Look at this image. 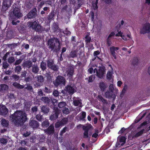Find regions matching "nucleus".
Here are the masks:
<instances>
[{
    "label": "nucleus",
    "instance_id": "29",
    "mask_svg": "<svg viewBox=\"0 0 150 150\" xmlns=\"http://www.w3.org/2000/svg\"><path fill=\"white\" fill-rule=\"evenodd\" d=\"M144 131V129H142V130L139 131V132L135 134V135H134L132 137V138H137L138 137L142 135L143 134Z\"/></svg>",
    "mask_w": 150,
    "mask_h": 150
},
{
    "label": "nucleus",
    "instance_id": "13",
    "mask_svg": "<svg viewBox=\"0 0 150 150\" xmlns=\"http://www.w3.org/2000/svg\"><path fill=\"white\" fill-rule=\"evenodd\" d=\"M74 72V69L72 67H69L67 71V75L69 79H71L73 78Z\"/></svg>",
    "mask_w": 150,
    "mask_h": 150
},
{
    "label": "nucleus",
    "instance_id": "35",
    "mask_svg": "<svg viewBox=\"0 0 150 150\" xmlns=\"http://www.w3.org/2000/svg\"><path fill=\"white\" fill-rule=\"evenodd\" d=\"M54 11H52L50 13L49 15L47 16V18L48 20L53 19L54 16Z\"/></svg>",
    "mask_w": 150,
    "mask_h": 150
},
{
    "label": "nucleus",
    "instance_id": "44",
    "mask_svg": "<svg viewBox=\"0 0 150 150\" xmlns=\"http://www.w3.org/2000/svg\"><path fill=\"white\" fill-rule=\"evenodd\" d=\"M112 74L111 72L110 71H109L107 72L106 77L108 79L110 80L111 79L112 77Z\"/></svg>",
    "mask_w": 150,
    "mask_h": 150
},
{
    "label": "nucleus",
    "instance_id": "24",
    "mask_svg": "<svg viewBox=\"0 0 150 150\" xmlns=\"http://www.w3.org/2000/svg\"><path fill=\"white\" fill-rule=\"evenodd\" d=\"M29 125L33 128L37 127H38V122L34 120H31L30 121Z\"/></svg>",
    "mask_w": 150,
    "mask_h": 150
},
{
    "label": "nucleus",
    "instance_id": "3",
    "mask_svg": "<svg viewBox=\"0 0 150 150\" xmlns=\"http://www.w3.org/2000/svg\"><path fill=\"white\" fill-rule=\"evenodd\" d=\"M114 89H116V91H118V89L114 88L113 84H110L109 87L108 89L105 93V97L107 98H113V100L115 99L116 95L113 92Z\"/></svg>",
    "mask_w": 150,
    "mask_h": 150
},
{
    "label": "nucleus",
    "instance_id": "47",
    "mask_svg": "<svg viewBox=\"0 0 150 150\" xmlns=\"http://www.w3.org/2000/svg\"><path fill=\"white\" fill-rule=\"evenodd\" d=\"M63 33L65 35L67 36L70 35L71 34L70 31L68 30L67 28H66L65 30L63 31Z\"/></svg>",
    "mask_w": 150,
    "mask_h": 150
},
{
    "label": "nucleus",
    "instance_id": "19",
    "mask_svg": "<svg viewBox=\"0 0 150 150\" xmlns=\"http://www.w3.org/2000/svg\"><path fill=\"white\" fill-rule=\"evenodd\" d=\"M28 26L30 27H32V28L34 29L36 32H37L38 30V29L37 27L38 26V23L36 21H34L33 23L30 22H29L28 23Z\"/></svg>",
    "mask_w": 150,
    "mask_h": 150
},
{
    "label": "nucleus",
    "instance_id": "42",
    "mask_svg": "<svg viewBox=\"0 0 150 150\" xmlns=\"http://www.w3.org/2000/svg\"><path fill=\"white\" fill-rule=\"evenodd\" d=\"M45 138V137L44 135H38V139H39L40 142H43V141H44Z\"/></svg>",
    "mask_w": 150,
    "mask_h": 150
},
{
    "label": "nucleus",
    "instance_id": "20",
    "mask_svg": "<svg viewBox=\"0 0 150 150\" xmlns=\"http://www.w3.org/2000/svg\"><path fill=\"white\" fill-rule=\"evenodd\" d=\"M97 99H98V100L102 102L103 104V106H104V105H107V104H108V102L107 100L104 99L101 95H98L97 96Z\"/></svg>",
    "mask_w": 150,
    "mask_h": 150
},
{
    "label": "nucleus",
    "instance_id": "46",
    "mask_svg": "<svg viewBox=\"0 0 150 150\" xmlns=\"http://www.w3.org/2000/svg\"><path fill=\"white\" fill-rule=\"evenodd\" d=\"M67 129L68 128L67 127H64L63 128L62 130L60 131L59 135L60 136H62L63 134L64 133L66 132Z\"/></svg>",
    "mask_w": 150,
    "mask_h": 150
},
{
    "label": "nucleus",
    "instance_id": "60",
    "mask_svg": "<svg viewBox=\"0 0 150 150\" xmlns=\"http://www.w3.org/2000/svg\"><path fill=\"white\" fill-rule=\"evenodd\" d=\"M44 92L46 93H49L50 92V90L49 89V88L45 86L44 88V89L43 90Z\"/></svg>",
    "mask_w": 150,
    "mask_h": 150
},
{
    "label": "nucleus",
    "instance_id": "43",
    "mask_svg": "<svg viewBox=\"0 0 150 150\" xmlns=\"http://www.w3.org/2000/svg\"><path fill=\"white\" fill-rule=\"evenodd\" d=\"M110 51L111 54L112 55H114V54H116L115 46H112L110 48Z\"/></svg>",
    "mask_w": 150,
    "mask_h": 150
},
{
    "label": "nucleus",
    "instance_id": "40",
    "mask_svg": "<svg viewBox=\"0 0 150 150\" xmlns=\"http://www.w3.org/2000/svg\"><path fill=\"white\" fill-rule=\"evenodd\" d=\"M66 103L65 102H62L59 103L58 104V107L60 108H64L65 106Z\"/></svg>",
    "mask_w": 150,
    "mask_h": 150
},
{
    "label": "nucleus",
    "instance_id": "21",
    "mask_svg": "<svg viewBox=\"0 0 150 150\" xmlns=\"http://www.w3.org/2000/svg\"><path fill=\"white\" fill-rule=\"evenodd\" d=\"M97 99H98V100L102 102L103 104V106H104V105H107V104H108V102L107 100L104 99L101 95H98L97 96Z\"/></svg>",
    "mask_w": 150,
    "mask_h": 150
},
{
    "label": "nucleus",
    "instance_id": "11",
    "mask_svg": "<svg viewBox=\"0 0 150 150\" xmlns=\"http://www.w3.org/2000/svg\"><path fill=\"white\" fill-rule=\"evenodd\" d=\"M72 85V84L69 83L65 86V90L66 92H67L69 95H72L76 91Z\"/></svg>",
    "mask_w": 150,
    "mask_h": 150
},
{
    "label": "nucleus",
    "instance_id": "7",
    "mask_svg": "<svg viewBox=\"0 0 150 150\" xmlns=\"http://www.w3.org/2000/svg\"><path fill=\"white\" fill-rule=\"evenodd\" d=\"M12 3V0H3L2 6V11L5 12L8 10Z\"/></svg>",
    "mask_w": 150,
    "mask_h": 150
},
{
    "label": "nucleus",
    "instance_id": "50",
    "mask_svg": "<svg viewBox=\"0 0 150 150\" xmlns=\"http://www.w3.org/2000/svg\"><path fill=\"white\" fill-rule=\"evenodd\" d=\"M31 78L30 76H28L25 78L24 80L26 82H29L31 81Z\"/></svg>",
    "mask_w": 150,
    "mask_h": 150
},
{
    "label": "nucleus",
    "instance_id": "41",
    "mask_svg": "<svg viewBox=\"0 0 150 150\" xmlns=\"http://www.w3.org/2000/svg\"><path fill=\"white\" fill-rule=\"evenodd\" d=\"M68 119L67 118H64L62 119L60 122V124L62 125H65L68 122Z\"/></svg>",
    "mask_w": 150,
    "mask_h": 150
},
{
    "label": "nucleus",
    "instance_id": "28",
    "mask_svg": "<svg viewBox=\"0 0 150 150\" xmlns=\"http://www.w3.org/2000/svg\"><path fill=\"white\" fill-rule=\"evenodd\" d=\"M1 124L2 126L6 127H7L9 125V122L5 119L3 118L1 120Z\"/></svg>",
    "mask_w": 150,
    "mask_h": 150
},
{
    "label": "nucleus",
    "instance_id": "58",
    "mask_svg": "<svg viewBox=\"0 0 150 150\" xmlns=\"http://www.w3.org/2000/svg\"><path fill=\"white\" fill-rule=\"evenodd\" d=\"M27 74V73L25 71H24L22 72L21 74V78L25 77L26 75Z\"/></svg>",
    "mask_w": 150,
    "mask_h": 150
},
{
    "label": "nucleus",
    "instance_id": "8",
    "mask_svg": "<svg viewBox=\"0 0 150 150\" xmlns=\"http://www.w3.org/2000/svg\"><path fill=\"white\" fill-rule=\"evenodd\" d=\"M150 32V23L146 22L144 24L142 27L140 29L141 34H145L149 33Z\"/></svg>",
    "mask_w": 150,
    "mask_h": 150
},
{
    "label": "nucleus",
    "instance_id": "1",
    "mask_svg": "<svg viewBox=\"0 0 150 150\" xmlns=\"http://www.w3.org/2000/svg\"><path fill=\"white\" fill-rule=\"evenodd\" d=\"M10 120L16 126H22L27 121V114L23 111H17L10 116Z\"/></svg>",
    "mask_w": 150,
    "mask_h": 150
},
{
    "label": "nucleus",
    "instance_id": "22",
    "mask_svg": "<svg viewBox=\"0 0 150 150\" xmlns=\"http://www.w3.org/2000/svg\"><path fill=\"white\" fill-rule=\"evenodd\" d=\"M40 100L46 104H48L50 102V99L47 96L42 97V98H40Z\"/></svg>",
    "mask_w": 150,
    "mask_h": 150
},
{
    "label": "nucleus",
    "instance_id": "62",
    "mask_svg": "<svg viewBox=\"0 0 150 150\" xmlns=\"http://www.w3.org/2000/svg\"><path fill=\"white\" fill-rule=\"evenodd\" d=\"M100 54V52L99 50L95 51L94 52L93 54L94 56H98V55Z\"/></svg>",
    "mask_w": 150,
    "mask_h": 150
},
{
    "label": "nucleus",
    "instance_id": "34",
    "mask_svg": "<svg viewBox=\"0 0 150 150\" xmlns=\"http://www.w3.org/2000/svg\"><path fill=\"white\" fill-rule=\"evenodd\" d=\"M49 125L50 122L47 120L43 121V122H42V126L43 127H47L49 126Z\"/></svg>",
    "mask_w": 150,
    "mask_h": 150
},
{
    "label": "nucleus",
    "instance_id": "9",
    "mask_svg": "<svg viewBox=\"0 0 150 150\" xmlns=\"http://www.w3.org/2000/svg\"><path fill=\"white\" fill-rule=\"evenodd\" d=\"M60 113L59 109L57 107H54L53 111L51 116H50V119L51 120H54L57 119L58 117V115Z\"/></svg>",
    "mask_w": 150,
    "mask_h": 150
},
{
    "label": "nucleus",
    "instance_id": "51",
    "mask_svg": "<svg viewBox=\"0 0 150 150\" xmlns=\"http://www.w3.org/2000/svg\"><path fill=\"white\" fill-rule=\"evenodd\" d=\"M32 71L35 73H38V67L37 66H33Z\"/></svg>",
    "mask_w": 150,
    "mask_h": 150
},
{
    "label": "nucleus",
    "instance_id": "32",
    "mask_svg": "<svg viewBox=\"0 0 150 150\" xmlns=\"http://www.w3.org/2000/svg\"><path fill=\"white\" fill-rule=\"evenodd\" d=\"M44 80V78L43 76H42V75H40L39 76H38V86H40V85L43 84Z\"/></svg>",
    "mask_w": 150,
    "mask_h": 150
},
{
    "label": "nucleus",
    "instance_id": "23",
    "mask_svg": "<svg viewBox=\"0 0 150 150\" xmlns=\"http://www.w3.org/2000/svg\"><path fill=\"white\" fill-rule=\"evenodd\" d=\"M32 62L28 60L25 62L23 64V66L28 68H30L32 66Z\"/></svg>",
    "mask_w": 150,
    "mask_h": 150
},
{
    "label": "nucleus",
    "instance_id": "38",
    "mask_svg": "<svg viewBox=\"0 0 150 150\" xmlns=\"http://www.w3.org/2000/svg\"><path fill=\"white\" fill-rule=\"evenodd\" d=\"M40 68L42 71H44L46 69V64L45 62H42L40 64Z\"/></svg>",
    "mask_w": 150,
    "mask_h": 150
},
{
    "label": "nucleus",
    "instance_id": "14",
    "mask_svg": "<svg viewBox=\"0 0 150 150\" xmlns=\"http://www.w3.org/2000/svg\"><path fill=\"white\" fill-rule=\"evenodd\" d=\"M8 112V110L5 105L0 104V115L3 116L6 115Z\"/></svg>",
    "mask_w": 150,
    "mask_h": 150
},
{
    "label": "nucleus",
    "instance_id": "61",
    "mask_svg": "<svg viewBox=\"0 0 150 150\" xmlns=\"http://www.w3.org/2000/svg\"><path fill=\"white\" fill-rule=\"evenodd\" d=\"M22 61V60L20 59L16 60L15 63V65L16 66V65L19 64Z\"/></svg>",
    "mask_w": 150,
    "mask_h": 150
},
{
    "label": "nucleus",
    "instance_id": "30",
    "mask_svg": "<svg viewBox=\"0 0 150 150\" xmlns=\"http://www.w3.org/2000/svg\"><path fill=\"white\" fill-rule=\"evenodd\" d=\"M77 51L74 50L71 51L69 54L70 57L74 58L77 56Z\"/></svg>",
    "mask_w": 150,
    "mask_h": 150
},
{
    "label": "nucleus",
    "instance_id": "48",
    "mask_svg": "<svg viewBox=\"0 0 150 150\" xmlns=\"http://www.w3.org/2000/svg\"><path fill=\"white\" fill-rule=\"evenodd\" d=\"M15 59L13 57H11L9 58L8 59V62L9 63H12L15 61Z\"/></svg>",
    "mask_w": 150,
    "mask_h": 150
},
{
    "label": "nucleus",
    "instance_id": "39",
    "mask_svg": "<svg viewBox=\"0 0 150 150\" xmlns=\"http://www.w3.org/2000/svg\"><path fill=\"white\" fill-rule=\"evenodd\" d=\"M62 111L64 114H65L66 115H68L70 112L68 108H65V107L62 109Z\"/></svg>",
    "mask_w": 150,
    "mask_h": 150
},
{
    "label": "nucleus",
    "instance_id": "6",
    "mask_svg": "<svg viewBox=\"0 0 150 150\" xmlns=\"http://www.w3.org/2000/svg\"><path fill=\"white\" fill-rule=\"evenodd\" d=\"M46 62L48 68L54 71H58L59 68L54 63L53 59H51L50 58H49L47 59Z\"/></svg>",
    "mask_w": 150,
    "mask_h": 150
},
{
    "label": "nucleus",
    "instance_id": "37",
    "mask_svg": "<svg viewBox=\"0 0 150 150\" xmlns=\"http://www.w3.org/2000/svg\"><path fill=\"white\" fill-rule=\"evenodd\" d=\"M59 27L56 23H53L52 25V29L53 32H56L58 30Z\"/></svg>",
    "mask_w": 150,
    "mask_h": 150
},
{
    "label": "nucleus",
    "instance_id": "56",
    "mask_svg": "<svg viewBox=\"0 0 150 150\" xmlns=\"http://www.w3.org/2000/svg\"><path fill=\"white\" fill-rule=\"evenodd\" d=\"M107 44L108 46H110L112 44V42L110 38H108L107 39Z\"/></svg>",
    "mask_w": 150,
    "mask_h": 150
},
{
    "label": "nucleus",
    "instance_id": "12",
    "mask_svg": "<svg viewBox=\"0 0 150 150\" xmlns=\"http://www.w3.org/2000/svg\"><path fill=\"white\" fill-rule=\"evenodd\" d=\"M82 128L84 130L83 137L84 138H88L89 139H90L91 137V135L88 134V131L90 129L89 127L84 125L83 126Z\"/></svg>",
    "mask_w": 150,
    "mask_h": 150
},
{
    "label": "nucleus",
    "instance_id": "5",
    "mask_svg": "<svg viewBox=\"0 0 150 150\" xmlns=\"http://www.w3.org/2000/svg\"><path fill=\"white\" fill-rule=\"evenodd\" d=\"M22 16V13L20 12V9L18 7H16L14 8L13 11L11 12L10 17L11 19L16 20L20 18Z\"/></svg>",
    "mask_w": 150,
    "mask_h": 150
},
{
    "label": "nucleus",
    "instance_id": "49",
    "mask_svg": "<svg viewBox=\"0 0 150 150\" xmlns=\"http://www.w3.org/2000/svg\"><path fill=\"white\" fill-rule=\"evenodd\" d=\"M0 141L1 144H5L7 143V140L6 139L2 138L0 139Z\"/></svg>",
    "mask_w": 150,
    "mask_h": 150
},
{
    "label": "nucleus",
    "instance_id": "27",
    "mask_svg": "<svg viewBox=\"0 0 150 150\" xmlns=\"http://www.w3.org/2000/svg\"><path fill=\"white\" fill-rule=\"evenodd\" d=\"M8 86L5 84L0 85V92L4 91L8 89Z\"/></svg>",
    "mask_w": 150,
    "mask_h": 150
},
{
    "label": "nucleus",
    "instance_id": "15",
    "mask_svg": "<svg viewBox=\"0 0 150 150\" xmlns=\"http://www.w3.org/2000/svg\"><path fill=\"white\" fill-rule=\"evenodd\" d=\"M45 133L48 135L52 134L54 132V127L53 125H51L49 126L47 129H45Z\"/></svg>",
    "mask_w": 150,
    "mask_h": 150
},
{
    "label": "nucleus",
    "instance_id": "10",
    "mask_svg": "<svg viewBox=\"0 0 150 150\" xmlns=\"http://www.w3.org/2000/svg\"><path fill=\"white\" fill-rule=\"evenodd\" d=\"M96 70L97 76L100 79H102L105 73V67L103 66L100 67L98 71L97 70Z\"/></svg>",
    "mask_w": 150,
    "mask_h": 150
},
{
    "label": "nucleus",
    "instance_id": "25",
    "mask_svg": "<svg viewBox=\"0 0 150 150\" xmlns=\"http://www.w3.org/2000/svg\"><path fill=\"white\" fill-rule=\"evenodd\" d=\"M41 111L44 114L47 113L50 110L49 107L47 105H43L41 108Z\"/></svg>",
    "mask_w": 150,
    "mask_h": 150
},
{
    "label": "nucleus",
    "instance_id": "4",
    "mask_svg": "<svg viewBox=\"0 0 150 150\" xmlns=\"http://www.w3.org/2000/svg\"><path fill=\"white\" fill-rule=\"evenodd\" d=\"M66 79L64 76L61 75H58L55 80L53 81V83L55 87L59 86L65 85L66 83Z\"/></svg>",
    "mask_w": 150,
    "mask_h": 150
},
{
    "label": "nucleus",
    "instance_id": "64",
    "mask_svg": "<svg viewBox=\"0 0 150 150\" xmlns=\"http://www.w3.org/2000/svg\"><path fill=\"white\" fill-rule=\"evenodd\" d=\"M125 130L126 129H125V127H122V129H121L120 130L119 132L118 133L119 134H122L124 132Z\"/></svg>",
    "mask_w": 150,
    "mask_h": 150
},
{
    "label": "nucleus",
    "instance_id": "18",
    "mask_svg": "<svg viewBox=\"0 0 150 150\" xmlns=\"http://www.w3.org/2000/svg\"><path fill=\"white\" fill-rule=\"evenodd\" d=\"M119 142H117L116 145L117 147L120 146H122L125 144L126 142V138L124 136L121 137L119 139Z\"/></svg>",
    "mask_w": 150,
    "mask_h": 150
},
{
    "label": "nucleus",
    "instance_id": "57",
    "mask_svg": "<svg viewBox=\"0 0 150 150\" xmlns=\"http://www.w3.org/2000/svg\"><path fill=\"white\" fill-rule=\"evenodd\" d=\"M53 95L55 96H58L59 95V92L58 91L55 90L54 91L53 93Z\"/></svg>",
    "mask_w": 150,
    "mask_h": 150
},
{
    "label": "nucleus",
    "instance_id": "63",
    "mask_svg": "<svg viewBox=\"0 0 150 150\" xmlns=\"http://www.w3.org/2000/svg\"><path fill=\"white\" fill-rule=\"evenodd\" d=\"M90 14L91 16V18L92 21L94 19V13L93 11H91L90 12Z\"/></svg>",
    "mask_w": 150,
    "mask_h": 150
},
{
    "label": "nucleus",
    "instance_id": "55",
    "mask_svg": "<svg viewBox=\"0 0 150 150\" xmlns=\"http://www.w3.org/2000/svg\"><path fill=\"white\" fill-rule=\"evenodd\" d=\"M127 86L126 85H124L123 89L122 92H121V94L125 93L126 92V91H127Z\"/></svg>",
    "mask_w": 150,
    "mask_h": 150
},
{
    "label": "nucleus",
    "instance_id": "36",
    "mask_svg": "<svg viewBox=\"0 0 150 150\" xmlns=\"http://www.w3.org/2000/svg\"><path fill=\"white\" fill-rule=\"evenodd\" d=\"M139 63V60L137 57H134L133 59L132 60V64L134 66L137 65Z\"/></svg>",
    "mask_w": 150,
    "mask_h": 150
},
{
    "label": "nucleus",
    "instance_id": "17",
    "mask_svg": "<svg viewBox=\"0 0 150 150\" xmlns=\"http://www.w3.org/2000/svg\"><path fill=\"white\" fill-rule=\"evenodd\" d=\"M107 87L106 83L103 82L101 81L99 84V87L102 92H104L105 90H107Z\"/></svg>",
    "mask_w": 150,
    "mask_h": 150
},
{
    "label": "nucleus",
    "instance_id": "54",
    "mask_svg": "<svg viewBox=\"0 0 150 150\" xmlns=\"http://www.w3.org/2000/svg\"><path fill=\"white\" fill-rule=\"evenodd\" d=\"M9 55V53L8 52H7L6 53V54L4 55L2 58L3 60L4 61H5L6 60V58Z\"/></svg>",
    "mask_w": 150,
    "mask_h": 150
},
{
    "label": "nucleus",
    "instance_id": "53",
    "mask_svg": "<svg viewBox=\"0 0 150 150\" xmlns=\"http://www.w3.org/2000/svg\"><path fill=\"white\" fill-rule=\"evenodd\" d=\"M12 77L15 81H18L19 79V76L16 74L13 75L12 76Z\"/></svg>",
    "mask_w": 150,
    "mask_h": 150
},
{
    "label": "nucleus",
    "instance_id": "52",
    "mask_svg": "<svg viewBox=\"0 0 150 150\" xmlns=\"http://www.w3.org/2000/svg\"><path fill=\"white\" fill-rule=\"evenodd\" d=\"M3 67L4 69H6L8 66L9 64L6 62H4L3 63Z\"/></svg>",
    "mask_w": 150,
    "mask_h": 150
},
{
    "label": "nucleus",
    "instance_id": "31",
    "mask_svg": "<svg viewBox=\"0 0 150 150\" xmlns=\"http://www.w3.org/2000/svg\"><path fill=\"white\" fill-rule=\"evenodd\" d=\"M22 68L21 66L18 65L16 66L14 68V71L15 73L18 74H19L22 70Z\"/></svg>",
    "mask_w": 150,
    "mask_h": 150
},
{
    "label": "nucleus",
    "instance_id": "26",
    "mask_svg": "<svg viewBox=\"0 0 150 150\" xmlns=\"http://www.w3.org/2000/svg\"><path fill=\"white\" fill-rule=\"evenodd\" d=\"M98 0H96L93 1L92 2V8L94 10H96L98 9Z\"/></svg>",
    "mask_w": 150,
    "mask_h": 150
},
{
    "label": "nucleus",
    "instance_id": "59",
    "mask_svg": "<svg viewBox=\"0 0 150 150\" xmlns=\"http://www.w3.org/2000/svg\"><path fill=\"white\" fill-rule=\"evenodd\" d=\"M45 76L47 78V80L48 81H50L51 79V76H50V74L47 73L46 74Z\"/></svg>",
    "mask_w": 150,
    "mask_h": 150
},
{
    "label": "nucleus",
    "instance_id": "33",
    "mask_svg": "<svg viewBox=\"0 0 150 150\" xmlns=\"http://www.w3.org/2000/svg\"><path fill=\"white\" fill-rule=\"evenodd\" d=\"M73 105L74 106H78L80 104H82V100L81 99L80 100H74L73 101Z\"/></svg>",
    "mask_w": 150,
    "mask_h": 150
},
{
    "label": "nucleus",
    "instance_id": "45",
    "mask_svg": "<svg viewBox=\"0 0 150 150\" xmlns=\"http://www.w3.org/2000/svg\"><path fill=\"white\" fill-rule=\"evenodd\" d=\"M86 113L85 112H82L81 115L79 116V118L81 120H83L86 117Z\"/></svg>",
    "mask_w": 150,
    "mask_h": 150
},
{
    "label": "nucleus",
    "instance_id": "2",
    "mask_svg": "<svg viewBox=\"0 0 150 150\" xmlns=\"http://www.w3.org/2000/svg\"><path fill=\"white\" fill-rule=\"evenodd\" d=\"M47 44L49 48L54 52H59L61 49L60 42L58 38H50L48 40Z\"/></svg>",
    "mask_w": 150,
    "mask_h": 150
},
{
    "label": "nucleus",
    "instance_id": "16",
    "mask_svg": "<svg viewBox=\"0 0 150 150\" xmlns=\"http://www.w3.org/2000/svg\"><path fill=\"white\" fill-rule=\"evenodd\" d=\"M37 10L36 8H34L27 15V17L29 18H35L37 15Z\"/></svg>",
    "mask_w": 150,
    "mask_h": 150
}]
</instances>
